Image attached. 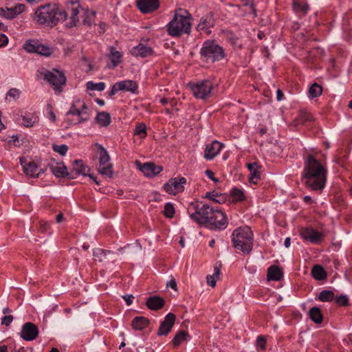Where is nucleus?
<instances>
[{"label":"nucleus","mask_w":352,"mask_h":352,"mask_svg":"<svg viewBox=\"0 0 352 352\" xmlns=\"http://www.w3.org/2000/svg\"><path fill=\"white\" fill-rule=\"evenodd\" d=\"M192 220L199 225L208 226L211 229L224 230L228 226L226 215L219 209H214L208 204L192 202L188 208Z\"/></svg>","instance_id":"nucleus-1"},{"label":"nucleus","mask_w":352,"mask_h":352,"mask_svg":"<svg viewBox=\"0 0 352 352\" xmlns=\"http://www.w3.org/2000/svg\"><path fill=\"white\" fill-rule=\"evenodd\" d=\"M327 169L312 155H309L304 162L302 178L307 188L322 191L326 184Z\"/></svg>","instance_id":"nucleus-2"},{"label":"nucleus","mask_w":352,"mask_h":352,"mask_svg":"<svg viewBox=\"0 0 352 352\" xmlns=\"http://www.w3.org/2000/svg\"><path fill=\"white\" fill-rule=\"evenodd\" d=\"M67 14L56 4L40 6L34 12V19L39 25L53 28L60 21L67 20Z\"/></svg>","instance_id":"nucleus-3"},{"label":"nucleus","mask_w":352,"mask_h":352,"mask_svg":"<svg viewBox=\"0 0 352 352\" xmlns=\"http://www.w3.org/2000/svg\"><path fill=\"white\" fill-rule=\"evenodd\" d=\"M170 35L179 36L190 32V14L184 9L176 10L174 18L167 25Z\"/></svg>","instance_id":"nucleus-4"},{"label":"nucleus","mask_w":352,"mask_h":352,"mask_svg":"<svg viewBox=\"0 0 352 352\" xmlns=\"http://www.w3.org/2000/svg\"><path fill=\"white\" fill-rule=\"evenodd\" d=\"M253 233L250 227H239L232 234L233 246L244 254H249L253 247Z\"/></svg>","instance_id":"nucleus-5"},{"label":"nucleus","mask_w":352,"mask_h":352,"mask_svg":"<svg viewBox=\"0 0 352 352\" xmlns=\"http://www.w3.org/2000/svg\"><path fill=\"white\" fill-rule=\"evenodd\" d=\"M200 54L206 61L212 63L220 61L226 56L223 48L212 41H207L204 43Z\"/></svg>","instance_id":"nucleus-6"},{"label":"nucleus","mask_w":352,"mask_h":352,"mask_svg":"<svg viewBox=\"0 0 352 352\" xmlns=\"http://www.w3.org/2000/svg\"><path fill=\"white\" fill-rule=\"evenodd\" d=\"M43 79L52 85L56 93H60L63 90V86L66 83V76L64 73L53 69L52 70H47L43 69L41 72Z\"/></svg>","instance_id":"nucleus-7"},{"label":"nucleus","mask_w":352,"mask_h":352,"mask_svg":"<svg viewBox=\"0 0 352 352\" xmlns=\"http://www.w3.org/2000/svg\"><path fill=\"white\" fill-rule=\"evenodd\" d=\"M189 86L194 96L198 99H206L209 97L214 87L213 83L209 80H199L195 83L190 82Z\"/></svg>","instance_id":"nucleus-8"},{"label":"nucleus","mask_w":352,"mask_h":352,"mask_svg":"<svg viewBox=\"0 0 352 352\" xmlns=\"http://www.w3.org/2000/svg\"><path fill=\"white\" fill-rule=\"evenodd\" d=\"M99 148L98 172L103 176L111 177L113 175L112 164L109 162L110 157L107 150L101 145Z\"/></svg>","instance_id":"nucleus-9"},{"label":"nucleus","mask_w":352,"mask_h":352,"mask_svg":"<svg viewBox=\"0 0 352 352\" xmlns=\"http://www.w3.org/2000/svg\"><path fill=\"white\" fill-rule=\"evenodd\" d=\"M186 182L184 177L171 178L164 184V189L170 195H176L184 190Z\"/></svg>","instance_id":"nucleus-10"},{"label":"nucleus","mask_w":352,"mask_h":352,"mask_svg":"<svg viewBox=\"0 0 352 352\" xmlns=\"http://www.w3.org/2000/svg\"><path fill=\"white\" fill-rule=\"evenodd\" d=\"M38 332V328L36 324L28 322L23 324L20 336L24 340L32 341L37 338Z\"/></svg>","instance_id":"nucleus-11"},{"label":"nucleus","mask_w":352,"mask_h":352,"mask_svg":"<svg viewBox=\"0 0 352 352\" xmlns=\"http://www.w3.org/2000/svg\"><path fill=\"white\" fill-rule=\"evenodd\" d=\"M20 162L24 173L28 177H38L40 174L43 172L41 168H38L37 164L34 161L27 160L23 157H21Z\"/></svg>","instance_id":"nucleus-12"},{"label":"nucleus","mask_w":352,"mask_h":352,"mask_svg":"<svg viewBox=\"0 0 352 352\" xmlns=\"http://www.w3.org/2000/svg\"><path fill=\"white\" fill-rule=\"evenodd\" d=\"M300 235L305 241H309L314 244L320 243L324 239L322 233L311 228H301Z\"/></svg>","instance_id":"nucleus-13"},{"label":"nucleus","mask_w":352,"mask_h":352,"mask_svg":"<svg viewBox=\"0 0 352 352\" xmlns=\"http://www.w3.org/2000/svg\"><path fill=\"white\" fill-rule=\"evenodd\" d=\"M139 170L147 177H154L163 170V166L153 162L140 164L137 162Z\"/></svg>","instance_id":"nucleus-14"},{"label":"nucleus","mask_w":352,"mask_h":352,"mask_svg":"<svg viewBox=\"0 0 352 352\" xmlns=\"http://www.w3.org/2000/svg\"><path fill=\"white\" fill-rule=\"evenodd\" d=\"M215 24V20L214 19V14L212 12H210L203 16L199 23L197 25V30L201 32H204L206 34H210L211 31L210 28H212Z\"/></svg>","instance_id":"nucleus-15"},{"label":"nucleus","mask_w":352,"mask_h":352,"mask_svg":"<svg viewBox=\"0 0 352 352\" xmlns=\"http://www.w3.org/2000/svg\"><path fill=\"white\" fill-rule=\"evenodd\" d=\"M223 144L217 140L208 144L205 148L204 157L208 160L214 159L221 151Z\"/></svg>","instance_id":"nucleus-16"},{"label":"nucleus","mask_w":352,"mask_h":352,"mask_svg":"<svg viewBox=\"0 0 352 352\" xmlns=\"http://www.w3.org/2000/svg\"><path fill=\"white\" fill-rule=\"evenodd\" d=\"M175 321V316L172 314H168L164 320L162 322L158 331L157 335L159 336H166L167 335L173 328L174 323Z\"/></svg>","instance_id":"nucleus-17"},{"label":"nucleus","mask_w":352,"mask_h":352,"mask_svg":"<svg viewBox=\"0 0 352 352\" xmlns=\"http://www.w3.org/2000/svg\"><path fill=\"white\" fill-rule=\"evenodd\" d=\"M137 6L144 14L151 13L156 10L159 6V0H137Z\"/></svg>","instance_id":"nucleus-18"},{"label":"nucleus","mask_w":352,"mask_h":352,"mask_svg":"<svg viewBox=\"0 0 352 352\" xmlns=\"http://www.w3.org/2000/svg\"><path fill=\"white\" fill-rule=\"evenodd\" d=\"M71 6V12L70 16L67 21L65 23V25L68 28H72L76 26L77 23L78 22V15L79 14V9L80 6L77 1L72 0L70 2Z\"/></svg>","instance_id":"nucleus-19"},{"label":"nucleus","mask_w":352,"mask_h":352,"mask_svg":"<svg viewBox=\"0 0 352 352\" xmlns=\"http://www.w3.org/2000/svg\"><path fill=\"white\" fill-rule=\"evenodd\" d=\"M130 53L135 57L146 58L153 53V50L149 46L139 43L130 50Z\"/></svg>","instance_id":"nucleus-20"},{"label":"nucleus","mask_w":352,"mask_h":352,"mask_svg":"<svg viewBox=\"0 0 352 352\" xmlns=\"http://www.w3.org/2000/svg\"><path fill=\"white\" fill-rule=\"evenodd\" d=\"M25 10L23 4H19L10 8H0L1 14L8 19H12Z\"/></svg>","instance_id":"nucleus-21"},{"label":"nucleus","mask_w":352,"mask_h":352,"mask_svg":"<svg viewBox=\"0 0 352 352\" xmlns=\"http://www.w3.org/2000/svg\"><path fill=\"white\" fill-rule=\"evenodd\" d=\"M51 171L56 177H70L67 166L63 162L52 163L50 166Z\"/></svg>","instance_id":"nucleus-22"},{"label":"nucleus","mask_w":352,"mask_h":352,"mask_svg":"<svg viewBox=\"0 0 352 352\" xmlns=\"http://www.w3.org/2000/svg\"><path fill=\"white\" fill-rule=\"evenodd\" d=\"M146 305L149 309L157 311L164 306L165 300L158 296H152L147 298Z\"/></svg>","instance_id":"nucleus-23"},{"label":"nucleus","mask_w":352,"mask_h":352,"mask_svg":"<svg viewBox=\"0 0 352 352\" xmlns=\"http://www.w3.org/2000/svg\"><path fill=\"white\" fill-rule=\"evenodd\" d=\"M248 168L250 171L249 182L256 184L261 179V167L257 163L248 164Z\"/></svg>","instance_id":"nucleus-24"},{"label":"nucleus","mask_w":352,"mask_h":352,"mask_svg":"<svg viewBox=\"0 0 352 352\" xmlns=\"http://www.w3.org/2000/svg\"><path fill=\"white\" fill-rule=\"evenodd\" d=\"M120 91L135 94L138 87V83L132 80H125L118 82Z\"/></svg>","instance_id":"nucleus-25"},{"label":"nucleus","mask_w":352,"mask_h":352,"mask_svg":"<svg viewBox=\"0 0 352 352\" xmlns=\"http://www.w3.org/2000/svg\"><path fill=\"white\" fill-rule=\"evenodd\" d=\"M89 167L86 166L84 162L80 160H76L73 162L72 170L70 173V177H73V172H75L78 175H87L89 171Z\"/></svg>","instance_id":"nucleus-26"},{"label":"nucleus","mask_w":352,"mask_h":352,"mask_svg":"<svg viewBox=\"0 0 352 352\" xmlns=\"http://www.w3.org/2000/svg\"><path fill=\"white\" fill-rule=\"evenodd\" d=\"M108 57L111 60V66H109V68H115L122 61V54L117 51L116 47L113 46L109 47V54Z\"/></svg>","instance_id":"nucleus-27"},{"label":"nucleus","mask_w":352,"mask_h":352,"mask_svg":"<svg viewBox=\"0 0 352 352\" xmlns=\"http://www.w3.org/2000/svg\"><path fill=\"white\" fill-rule=\"evenodd\" d=\"M149 324V320L143 316H137L132 320L131 325L133 329L142 331L146 329Z\"/></svg>","instance_id":"nucleus-28"},{"label":"nucleus","mask_w":352,"mask_h":352,"mask_svg":"<svg viewBox=\"0 0 352 352\" xmlns=\"http://www.w3.org/2000/svg\"><path fill=\"white\" fill-rule=\"evenodd\" d=\"M283 274L280 268L276 265H272L267 269V279L269 280H280Z\"/></svg>","instance_id":"nucleus-29"},{"label":"nucleus","mask_w":352,"mask_h":352,"mask_svg":"<svg viewBox=\"0 0 352 352\" xmlns=\"http://www.w3.org/2000/svg\"><path fill=\"white\" fill-rule=\"evenodd\" d=\"M95 120L96 122L102 127L108 126L111 121L110 114L106 111L98 113Z\"/></svg>","instance_id":"nucleus-30"},{"label":"nucleus","mask_w":352,"mask_h":352,"mask_svg":"<svg viewBox=\"0 0 352 352\" xmlns=\"http://www.w3.org/2000/svg\"><path fill=\"white\" fill-rule=\"evenodd\" d=\"M40 41L38 39H28L23 44V49L29 53H36L39 50Z\"/></svg>","instance_id":"nucleus-31"},{"label":"nucleus","mask_w":352,"mask_h":352,"mask_svg":"<svg viewBox=\"0 0 352 352\" xmlns=\"http://www.w3.org/2000/svg\"><path fill=\"white\" fill-rule=\"evenodd\" d=\"M313 277L317 280H323L327 278V274L324 269L319 265H314L311 270Z\"/></svg>","instance_id":"nucleus-32"},{"label":"nucleus","mask_w":352,"mask_h":352,"mask_svg":"<svg viewBox=\"0 0 352 352\" xmlns=\"http://www.w3.org/2000/svg\"><path fill=\"white\" fill-rule=\"evenodd\" d=\"M309 316L310 319L316 324H320L323 321V316L320 308L313 307L309 309Z\"/></svg>","instance_id":"nucleus-33"},{"label":"nucleus","mask_w":352,"mask_h":352,"mask_svg":"<svg viewBox=\"0 0 352 352\" xmlns=\"http://www.w3.org/2000/svg\"><path fill=\"white\" fill-rule=\"evenodd\" d=\"M311 119L312 116L309 112L301 111L294 120V124L295 126L303 124L308 121H311Z\"/></svg>","instance_id":"nucleus-34"},{"label":"nucleus","mask_w":352,"mask_h":352,"mask_svg":"<svg viewBox=\"0 0 352 352\" xmlns=\"http://www.w3.org/2000/svg\"><path fill=\"white\" fill-rule=\"evenodd\" d=\"M54 52V49L47 44H43L41 42L39 43V50L36 54L49 57Z\"/></svg>","instance_id":"nucleus-35"},{"label":"nucleus","mask_w":352,"mask_h":352,"mask_svg":"<svg viewBox=\"0 0 352 352\" xmlns=\"http://www.w3.org/2000/svg\"><path fill=\"white\" fill-rule=\"evenodd\" d=\"M293 8L295 12L302 14H307L309 10V6L307 3L300 2L294 0L293 1Z\"/></svg>","instance_id":"nucleus-36"},{"label":"nucleus","mask_w":352,"mask_h":352,"mask_svg":"<svg viewBox=\"0 0 352 352\" xmlns=\"http://www.w3.org/2000/svg\"><path fill=\"white\" fill-rule=\"evenodd\" d=\"M322 93V87L318 83H314L309 89V96L314 98L320 96Z\"/></svg>","instance_id":"nucleus-37"},{"label":"nucleus","mask_w":352,"mask_h":352,"mask_svg":"<svg viewBox=\"0 0 352 352\" xmlns=\"http://www.w3.org/2000/svg\"><path fill=\"white\" fill-rule=\"evenodd\" d=\"M230 195L232 197L234 201H242L245 199L243 191L236 187H234L231 190Z\"/></svg>","instance_id":"nucleus-38"},{"label":"nucleus","mask_w":352,"mask_h":352,"mask_svg":"<svg viewBox=\"0 0 352 352\" xmlns=\"http://www.w3.org/2000/svg\"><path fill=\"white\" fill-rule=\"evenodd\" d=\"M220 275V269L217 266L214 267V273L212 275H208L207 283L210 286L214 287L216 285L217 278H218Z\"/></svg>","instance_id":"nucleus-39"},{"label":"nucleus","mask_w":352,"mask_h":352,"mask_svg":"<svg viewBox=\"0 0 352 352\" xmlns=\"http://www.w3.org/2000/svg\"><path fill=\"white\" fill-rule=\"evenodd\" d=\"M334 298V293L331 290H322L318 296V300L322 302H330Z\"/></svg>","instance_id":"nucleus-40"},{"label":"nucleus","mask_w":352,"mask_h":352,"mask_svg":"<svg viewBox=\"0 0 352 352\" xmlns=\"http://www.w3.org/2000/svg\"><path fill=\"white\" fill-rule=\"evenodd\" d=\"M188 333L185 331H179L172 340L173 344L178 346L183 341L186 339Z\"/></svg>","instance_id":"nucleus-41"},{"label":"nucleus","mask_w":352,"mask_h":352,"mask_svg":"<svg viewBox=\"0 0 352 352\" xmlns=\"http://www.w3.org/2000/svg\"><path fill=\"white\" fill-rule=\"evenodd\" d=\"M110 252L104 250L102 249L97 248L94 250L93 256L95 261L102 262L105 258L107 253Z\"/></svg>","instance_id":"nucleus-42"},{"label":"nucleus","mask_w":352,"mask_h":352,"mask_svg":"<svg viewBox=\"0 0 352 352\" xmlns=\"http://www.w3.org/2000/svg\"><path fill=\"white\" fill-rule=\"evenodd\" d=\"M105 83L103 82L94 83L92 81H89L87 82V89L89 90L101 91L105 89Z\"/></svg>","instance_id":"nucleus-43"},{"label":"nucleus","mask_w":352,"mask_h":352,"mask_svg":"<svg viewBox=\"0 0 352 352\" xmlns=\"http://www.w3.org/2000/svg\"><path fill=\"white\" fill-rule=\"evenodd\" d=\"M37 122L38 118L32 116H24L21 120V124L26 127H31Z\"/></svg>","instance_id":"nucleus-44"},{"label":"nucleus","mask_w":352,"mask_h":352,"mask_svg":"<svg viewBox=\"0 0 352 352\" xmlns=\"http://www.w3.org/2000/svg\"><path fill=\"white\" fill-rule=\"evenodd\" d=\"M175 214V208L171 203H166L164 208V214L168 218H173Z\"/></svg>","instance_id":"nucleus-45"},{"label":"nucleus","mask_w":352,"mask_h":352,"mask_svg":"<svg viewBox=\"0 0 352 352\" xmlns=\"http://www.w3.org/2000/svg\"><path fill=\"white\" fill-rule=\"evenodd\" d=\"M135 135H140L141 138H145L146 135V127L144 123H139L135 129Z\"/></svg>","instance_id":"nucleus-46"},{"label":"nucleus","mask_w":352,"mask_h":352,"mask_svg":"<svg viewBox=\"0 0 352 352\" xmlns=\"http://www.w3.org/2000/svg\"><path fill=\"white\" fill-rule=\"evenodd\" d=\"M52 148L55 152L58 153L60 155L63 156L65 155L68 151V146L66 144H54L53 145Z\"/></svg>","instance_id":"nucleus-47"},{"label":"nucleus","mask_w":352,"mask_h":352,"mask_svg":"<svg viewBox=\"0 0 352 352\" xmlns=\"http://www.w3.org/2000/svg\"><path fill=\"white\" fill-rule=\"evenodd\" d=\"M243 6L248 8L249 12L252 14L254 17L257 16L255 6L252 1L250 0H243Z\"/></svg>","instance_id":"nucleus-48"},{"label":"nucleus","mask_w":352,"mask_h":352,"mask_svg":"<svg viewBox=\"0 0 352 352\" xmlns=\"http://www.w3.org/2000/svg\"><path fill=\"white\" fill-rule=\"evenodd\" d=\"M336 302L340 306H346L349 304V299L346 296H339L335 299Z\"/></svg>","instance_id":"nucleus-49"},{"label":"nucleus","mask_w":352,"mask_h":352,"mask_svg":"<svg viewBox=\"0 0 352 352\" xmlns=\"http://www.w3.org/2000/svg\"><path fill=\"white\" fill-rule=\"evenodd\" d=\"M76 116L77 117H80L82 115V111H80V109H76L75 105L73 104L69 110L67 112V116Z\"/></svg>","instance_id":"nucleus-50"},{"label":"nucleus","mask_w":352,"mask_h":352,"mask_svg":"<svg viewBox=\"0 0 352 352\" xmlns=\"http://www.w3.org/2000/svg\"><path fill=\"white\" fill-rule=\"evenodd\" d=\"M256 344L257 346L259 347L261 350L265 349L266 346V340L263 336H258L256 339Z\"/></svg>","instance_id":"nucleus-51"},{"label":"nucleus","mask_w":352,"mask_h":352,"mask_svg":"<svg viewBox=\"0 0 352 352\" xmlns=\"http://www.w3.org/2000/svg\"><path fill=\"white\" fill-rule=\"evenodd\" d=\"M12 315H6L1 318V324L9 327L13 320Z\"/></svg>","instance_id":"nucleus-52"},{"label":"nucleus","mask_w":352,"mask_h":352,"mask_svg":"<svg viewBox=\"0 0 352 352\" xmlns=\"http://www.w3.org/2000/svg\"><path fill=\"white\" fill-rule=\"evenodd\" d=\"M20 95V91L17 89H11L8 91L6 95V98H12L14 100L18 98Z\"/></svg>","instance_id":"nucleus-53"},{"label":"nucleus","mask_w":352,"mask_h":352,"mask_svg":"<svg viewBox=\"0 0 352 352\" xmlns=\"http://www.w3.org/2000/svg\"><path fill=\"white\" fill-rule=\"evenodd\" d=\"M89 120V116L81 115L80 117H78L75 121H69L70 124H76L82 122H85Z\"/></svg>","instance_id":"nucleus-54"},{"label":"nucleus","mask_w":352,"mask_h":352,"mask_svg":"<svg viewBox=\"0 0 352 352\" xmlns=\"http://www.w3.org/2000/svg\"><path fill=\"white\" fill-rule=\"evenodd\" d=\"M205 174L209 179L212 180L214 182L218 183L219 182V179L214 177V173L211 170L207 169L205 171Z\"/></svg>","instance_id":"nucleus-55"},{"label":"nucleus","mask_w":352,"mask_h":352,"mask_svg":"<svg viewBox=\"0 0 352 352\" xmlns=\"http://www.w3.org/2000/svg\"><path fill=\"white\" fill-rule=\"evenodd\" d=\"M166 287H170L172 288L173 289H174L175 291H177V283L175 280V278H171L167 283H166Z\"/></svg>","instance_id":"nucleus-56"},{"label":"nucleus","mask_w":352,"mask_h":352,"mask_svg":"<svg viewBox=\"0 0 352 352\" xmlns=\"http://www.w3.org/2000/svg\"><path fill=\"white\" fill-rule=\"evenodd\" d=\"M218 197V193L215 192H206V195L204 196V198L210 199L214 201L216 197Z\"/></svg>","instance_id":"nucleus-57"},{"label":"nucleus","mask_w":352,"mask_h":352,"mask_svg":"<svg viewBox=\"0 0 352 352\" xmlns=\"http://www.w3.org/2000/svg\"><path fill=\"white\" fill-rule=\"evenodd\" d=\"M47 109L49 110V114H50L49 118H50V120L52 122H55L56 120V117L55 113L52 111V107L50 105H49Z\"/></svg>","instance_id":"nucleus-58"},{"label":"nucleus","mask_w":352,"mask_h":352,"mask_svg":"<svg viewBox=\"0 0 352 352\" xmlns=\"http://www.w3.org/2000/svg\"><path fill=\"white\" fill-rule=\"evenodd\" d=\"M122 297L125 300V301L128 305H131L133 302V300L134 299V296L131 294H130V295L126 294V295L123 296Z\"/></svg>","instance_id":"nucleus-59"},{"label":"nucleus","mask_w":352,"mask_h":352,"mask_svg":"<svg viewBox=\"0 0 352 352\" xmlns=\"http://www.w3.org/2000/svg\"><path fill=\"white\" fill-rule=\"evenodd\" d=\"M118 83L116 82V84H114L112 86L111 89L109 91L110 96H113L116 93L120 91V89H119V87H118Z\"/></svg>","instance_id":"nucleus-60"},{"label":"nucleus","mask_w":352,"mask_h":352,"mask_svg":"<svg viewBox=\"0 0 352 352\" xmlns=\"http://www.w3.org/2000/svg\"><path fill=\"white\" fill-rule=\"evenodd\" d=\"M8 42V38L5 34H1L0 36V47L5 46Z\"/></svg>","instance_id":"nucleus-61"},{"label":"nucleus","mask_w":352,"mask_h":352,"mask_svg":"<svg viewBox=\"0 0 352 352\" xmlns=\"http://www.w3.org/2000/svg\"><path fill=\"white\" fill-rule=\"evenodd\" d=\"M225 200H226V199H225V196L224 195H223L221 194V195L218 194V197H216L214 201L217 202V203H219V204H221V203L225 202Z\"/></svg>","instance_id":"nucleus-62"},{"label":"nucleus","mask_w":352,"mask_h":352,"mask_svg":"<svg viewBox=\"0 0 352 352\" xmlns=\"http://www.w3.org/2000/svg\"><path fill=\"white\" fill-rule=\"evenodd\" d=\"M80 111H82V115L88 116V108L85 103H84L82 105L81 109H80Z\"/></svg>","instance_id":"nucleus-63"},{"label":"nucleus","mask_w":352,"mask_h":352,"mask_svg":"<svg viewBox=\"0 0 352 352\" xmlns=\"http://www.w3.org/2000/svg\"><path fill=\"white\" fill-rule=\"evenodd\" d=\"M284 97V94L280 89H278L276 91V99L278 101H280Z\"/></svg>","instance_id":"nucleus-64"}]
</instances>
